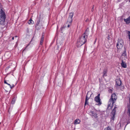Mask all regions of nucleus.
<instances>
[{"label": "nucleus", "instance_id": "7ed1b4c3", "mask_svg": "<svg viewBox=\"0 0 130 130\" xmlns=\"http://www.w3.org/2000/svg\"><path fill=\"white\" fill-rule=\"evenodd\" d=\"M73 15V14L72 13H69V17L67 20L66 24L68 27H69L71 25V22L72 21V18Z\"/></svg>", "mask_w": 130, "mask_h": 130}, {"label": "nucleus", "instance_id": "ddd939ff", "mask_svg": "<svg viewBox=\"0 0 130 130\" xmlns=\"http://www.w3.org/2000/svg\"><path fill=\"white\" fill-rule=\"evenodd\" d=\"M117 98V96L116 94L115 93H113L111 95V98L110 99L116 101Z\"/></svg>", "mask_w": 130, "mask_h": 130}, {"label": "nucleus", "instance_id": "423d86ee", "mask_svg": "<svg viewBox=\"0 0 130 130\" xmlns=\"http://www.w3.org/2000/svg\"><path fill=\"white\" fill-rule=\"evenodd\" d=\"M123 45V41L122 39H118L117 45L118 49H121L122 48Z\"/></svg>", "mask_w": 130, "mask_h": 130}, {"label": "nucleus", "instance_id": "f257e3e1", "mask_svg": "<svg viewBox=\"0 0 130 130\" xmlns=\"http://www.w3.org/2000/svg\"><path fill=\"white\" fill-rule=\"evenodd\" d=\"M87 36L86 34H83L78 40L77 43V47H80L85 43L86 41Z\"/></svg>", "mask_w": 130, "mask_h": 130}, {"label": "nucleus", "instance_id": "4468645a", "mask_svg": "<svg viewBox=\"0 0 130 130\" xmlns=\"http://www.w3.org/2000/svg\"><path fill=\"white\" fill-rule=\"evenodd\" d=\"M124 21L127 24L129 23H130V16L127 19H124Z\"/></svg>", "mask_w": 130, "mask_h": 130}, {"label": "nucleus", "instance_id": "9b49d317", "mask_svg": "<svg viewBox=\"0 0 130 130\" xmlns=\"http://www.w3.org/2000/svg\"><path fill=\"white\" fill-rule=\"evenodd\" d=\"M121 58L122 59V60H124L127 58V56L126 54V50L125 48H124V51L122 54Z\"/></svg>", "mask_w": 130, "mask_h": 130}, {"label": "nucleus", "instance_id": "72a5a7b5", "mask_svg": "<svg viewBox=\"0 0 130 130\" xmlns=\"http://www.w3.org/2000/svg\"><path fill=\"white\" fill-rule=\"evenodd\" d=\"M129 2H130V0H129Z\"/></svg>", "mask_w": 130, "mask_h": 130}, {"label": "nucleus", "instance_id": "1a4fd4ad", "mask_svg": "<svg viewBox=\"0 0 130 130\" xmlns=\"http://www.w3.org/2000/svg\"><path fill=\"white\" fill-rule=\"evenodd\" d=\"M100 94H99L98 95L96 96L94 98L95 101L96 102L98 103V105H101V99L100 98Z\"/></svg>", "mask_w": 130, "mask_h": 130}, {"label": "nucleus", "instance_id": "473e14b6", "mask_svg": "<svg viewBox=\"0 0 130 130\" xmlns=\"http://www.w3.org/2000/svg\"><path fill=\"white\" fill-rule=\"evenodd\" d=\"M29 44L28 45H27V46H26V47H27V46H28L29 45Z\"/></svg>", "mask_w": 130, "mask_h": 130}, {"label": "nucleus", "instance_id": "4be33fe9", "mask_svg": "<svg viewBox=\"0 0 130 130\" xmlns=\"http://www.w3.org/2000/svg\"><path fill=\"white\" fill-rule=\"evenodd\" d=\"M89 29L88 28H87L86 29V31H85V33L84 34H88L87 32L88 31H89Z\"/></svg>", "mask_w": 130, "mask_h": 130}, {"label": "nucleus", "instance_id": "f3484780", "mask_svg": "<svg viewBox=\"0 0 130 130\" xmlns=\"http://www.w3.org/2000/svg\"><path fill=\"white\" fill-rule=\"evenodd\" d=\"M80 120L78 119H77L75 120L74 121V124H79L80 122Z\"/></svg>", "mask_w": 130, "mask_h": 130}, {"label": "nucleus", "instance_id": "39448f33", "mask_svg": "<svg viewBox=\"0 0 130 130\" xmlns=\"http://www.w3.org/2000/svg\"><path fill=\"white\" fill-rule=\"evenodd\" d=\"M88 111L89 114L92 117H93L95 118L98 117L96 111L94 109L92 110L90 108H89L88 109Z\"/></svg>", "mask_w": 130, "mask_h": 130}, {"label": "nucleus", "instance_id": "f704fd0d", "mask_svg": "<svg viewBox=\"0 0 130 130\" xmlns=\"http://www.w3.org/2000/svg\"><path fill=\"white\" fill-rule=\"evenodd\" d=\"M1 124V123L0 122V124Z\"/></svg>", "mask_w": 130, "mask_h": 130}, {"label": "nucleus", "instance_id": "7c9ffc66", "mask_svg": "<svg viewBox=\"0 0 130 130\" xmlns=\"http://www.w3.org/2000/svg\"><path fill=\"white\" fill-rule=\"evenodd\" d=\"M63 27H62V28H61V30H62L63 29Z\"/></svg>", "mask_w": 130, "mask_h": 130}, {"label": "nucleus", "instance_id": "0eeeda50", "mask_svg": "<svg viewBox=\"0 0 130 130\" xmlns=\"http://www.w3.org/2000/svg\"><path fill=\"white\" fill-rule=\"evenodd\" d=\"M116 101L110 99L109 101L107 108L108 109H111L113 106V104Z\"/></svg>", "mask_w": 130, "mask_h": 130}, {"label": "nucleus", "instance_id": "2f4dec72", "mask_svg": "<svg viewBox=\"0 0 130 130\" xmlns=\"http://www.w3.org/2000/svg\"><path fill=\"white\" fill-rule=\"evenodd\" d=\"M14 37H13L12 38V40H13L14 39Z\"/></svg>", "mask_w": 130, "mask_h": 130}, {"label": "nucleus", "instance_id": "bb28decb", "mask_svg": "<svg viewBox=\"0 0 130 130\" xmlns=\"http://www.w3.org/2000/svg\"><path fill=\"white\" fill-rule=\"evenodd\" d=\"M112 91V90H111V89H109V91L110 92H111Z\"/></svg>", "mask_w": 130, "mask_h": 130}, {"label": "nucleus", "instance_id": "412c9836", "mask_svg": "<svg viewBox=\"0 0 130 130\" xmlns=\"http://www.w3.org/2000/svg\"><path fill=\"white\" fill-rule=\"evenodd\" d=\"M104 130H111V129L110 127H108L107 128H105Z\"/></svg>", "mask_w": 130, "mask_h": 130}, {"label": "nucleus", "instance_id": "6ab92c4d", "mask_svg": "<svg viewBox=\"0 0 130 130\" xmlns=\"http://www.w3.org/2000/svg\"><path fill=\"white\" fill-rule=\"evenodd\" d=\"M126 33L128 34V38L129 39V40L130 41V31H127Z\"/></svg>", "mask_w": 130, "mask_h": 130}, {"label": "nucleus", "instance_id": "f8f14e48", "mask_svg": "<svg viewBox=\"0 0 130 130\" xmlns=\"http://www.w3.org/2000/svg\"><path fill=\"white\" fill-rule=\"evenodd\" d=\"M116 85L118 86H120L121 84V82L120 79H117L116 80Z\"/></svg>", "mask_w": 130, "mask_h": 130}, {"label": "nucleus", "instance_id": "9d476101", "mask_svg": "<svg viewBox=\"0 0 130 130\" xmlns=\"http://www.w3.org/2000/svg\"><path fill=\"white\" fill-rule=\"evenodd\" d=\"M91 95L90 94V92H88L87 93L86 97L85 102V106L86 104H88V101Z\"/></svg>", "mask_w": 130, "mask_h": 130}, {"label": "nucleus", "instance_id": "a878e982", "mask_svg": "<svg viewBox=\"0 0 130 130\" xmlns=\"http://www.w3.org/2000/svg\"><path fill=\"white\" fill-rule=\"evenodd\" d=\"M4 83H5L6 84H7V85H8V83L7 82H6L5 80V81H4Z\"/></svg>", "mask_w": 130, "mask_h": 130}, {"label": "nucleus", "instance_id": "c756f323", "mask_svg": "<svg viewBox=\"0 0 130 130\" xmlns=\"http://www.w3.org/2000/svg\"><path fill=\"white\" fill-rule=\"evenodd\" d=\"M14 85H12V87H14Z\"/></svg>", "mask_w": 130, "mask_h": 130}, {"label": "nucleus", "instance_id": "b1692460", "mask_svg": "<svg viewBox=\"0 0 130 130\" xmlns=\"http://www.w3.org/2000/svg\"><path fill=\"white\" fill-rule=\"evenodd\" d=\"M94 5H93V7H92V10H91V11H94Z\"/></svg>", "mask_w": 130, "mask_h": 130}, {"label": "nucleus", "instance_id": "cd10ccee", "mask_svg": "<svg viewBox=\"0 0 130 130\" xmlns=\"http://www.w3.org/2000/svg\"><path fill=\"white\" fill-rule=\"evenodd\" d=\"M89 20V19H87L86 20V22H87V21H88Z\"/></svg>", "mask_w": 130, "mask_h": 130}, {"label": "nucleus", "instance_id": "6e6552de", "mask_svg": "<svg viewBox=\"0 0 130 130\" xmlns=\"http://www.w3.org/2000/svg\"><path fill=\"white\" fill-rule=\"evenodd\" d=\"M117 108L116 106H115L114 108L113 109L111 113V119L114 120L115 118V115L116 112V109Z\"/></svg>", "mask_w": 130, "mask_h": 130}, {"label": "nucleus", "instance_id": "5701e85b", "mask_svg": "<svg viewBox=\"0 0 130 130\" xmlns=\"http://www.w3.org/2000/svg\"><path fill=\"white\" fill-rule=\"evenodd\" d=\"M106 71H103V75H105L106 74Z\"/></svg>", "mask_w": 130, "mask_h": 130}, {"label": "nucleus", "instance_id": "a211bd4d", "mask_svg": "<svg viewBox=\"0 0 130 130\" xmlns=\"http://www.w3.org/2000/svg\"><path fill=\"white\" fill-rule=\"evenodd\" d=\"M28 23L29 24H32L34 23V22L32 20L30 19L28 22Z\"/></svg>", "mask_w": 130, "mask_h": 130}, {"label": "nucleus", "instance_id": "20e7f679", "mask_svg": "<svg viewBox=\"0 0 130 130\" xmlns=\"http://www.w3.org/2000/svg\"><path fill=\"white\" fill-rule=\"evenodd\" d=\"M41 19V15H40L37 18V21L36 25V28L37 30L40 29L42 26L41 23H40Z\"/></svg>", "mask_w": 130, "mask_h": 130}, {"label": "nucleus", "instance_id": "f03ea898", "mask_svg": "<svg viewBox=\"0 0 130 130\" xmlns=\"http://www.w3.org/2000/svg\"><path fill=\"white\" fill-rule=\"evenodd\" d=\"M6 16L4 12L1 9L0 11V25H4L5 24Z\"/></svg>", "mask_w": 130, "mask_h": 130}, {"label": "nucleus", "instance_id": "393cba45", "mask_svg": "<svg viewBox=\"0 0 130 130\" xmlns=\"http://www.w3.org/2000/svg\"><path fill=\"white\" fill-rule=\"evenodd\" d=\"M8 85H9L10 86V87L11 89H12V87L11 85L9 84H8Z\"/></svg>", "mask_w": 130, "mask_h": 130}, {"label": "nucleus", "instance_id": "2eb2a0df", "mask_svg": "<svg viewBox=\"0 0 130 130\" xmlns=\"http://www.w3.org/2000/svg\"><path fill=\"white\" fill-rule=\"evenodd\" d=\"M121 66L123 68H126L127 67V65L122 60V61L121 63Z\"/></svg>", "mask_w": 130, "mask_h": 130}, {"label": "nucleus", "instance_id": "aec40b11", "mask_svg": "<svg viewBox=\"0 0 130 130\" xmlns=\"http://www.w3.org/2000/svg\"><path fill=\"white\" fill-rule=\"evenodd\" d=\"M15 100L14 99H13L12 100L11 102V104H14L15 103Z\"/></svg>", "mask_w": 130, "mask_h": 130}, {"label": "nucleus", "instance_id": "dca6fc26", "mask_svg": "<svg viewBox=\"0 0 130 130\" xmlns=\"http://www.w3.org/2000/svg\"><path fill=\"white\" fill-rule=\"evenodd\" d=\"M44 38V34L43 33L41 39L40 41V44L41 45L42 44L43 41V39Z\"/></svg>", "mask_w": 130, "mask_h": 130}, {"label": "nucleus", "instance_id": "c85d7f7f", "mask_svg": "<svg viewBox=\"0 0 130 130\" xmlns=\"http://www.w3.org/2000/svg\"><path fill=\"white\" fill-rule=\"evenodd\" d=\"M109 36H108L107 37V38L108 39H109Z\"/></svg>", "mask_w": 130, "mask_h": 130}]
</instances>
